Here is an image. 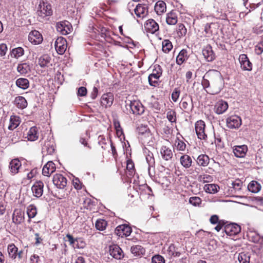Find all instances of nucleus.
<instances>
[{"mask_svg":"<svg viewBox=\"0 0 263 263\" xmlns=\"http://www.w3.org/2000/svg\"><path fill=\"white\" fill-rule=\"evenodd\" d=\"M201 84L208 93L216 95L222 89L224 82L219 71L211 70L203 77Z\"/></svg>","mask_w":263,"mask_h":263,"instance_id":"f257e3e1","label":"nucleus"},{"mask_svg":"<svg viewBox=\"0 0 263 263\" xmlns=\"http://www.w3.org/2000/svg\"><path fill=\"white\" fill-rule=\"evenodd\" d=\"M125 103L126 114L132 113L134 115H140L144 111V107L139 101L128 100L125 101Z\"/></svg>","mask_w":263,"mask_h":263,"instance_id":"f03ea898","label":"nucleus"},{"mask_svg":"<svg viewBox=\"0 0 263 263\" xmlns=\"http://www.w3.org/2000/svg\"><path fill=\"white\" fill-rule=\"evenodd\" d=\"M37 14L40 19L51 16L52 14L51 5L47 2L40 1L37 7Z\"/></svg>","mask_w":263,"mask_h":263,"instance_id":"7ed1b4c3","label":"nucleus"},{"mask_svg":"<svg viewBox=\"0 0 263 263\" xmlns=\"http://www.w3.org/2000/svg\"><path fill=\"white\" fill-rule=\"evenodd\" d=\"M224 2L221 1L220 2L215 1L213 5V13L215 17L222 20H224L226 18V9L223 8L222 5H223Z\"/></svg>","mask_w":263,"mask_h":263,"instance_id":"20e7f679","label":"nucleus"},{"mask_svg":"<svg viewBox=\"0 0 263 263\" xmlns=\"http://www.w3.org/2000/svg\"><path fill=\"white\" fill-rule=\"evenodd\" d=\"M162 70L159 65H155L153 72L148 76V82L151 86H155L158 83V80L162 75Z\"/></svg>","mask_w":263,"mask_h":263,"instance_id":"39448f33","label":"nucleus"},{"mask_svg":"<svg viewBox=\"0 0 263 263\" xmlns=\"http://www.w3.org/2000/svg\"><path fill=\"white\" fill-rule=\"evenodd\" d=\"M56 28L57 31L62 35L68 34L72 29L71 24L67 21L58 22L56 24Z\"/></svg>","mask_w":263,"mask_h":263,"instance_id":"423d86ee","label":"nucleus"},{"mask_svg":"<svg viewBox=\"0 0 263 263\" xmlns=\"http://www.w3.org/2000/svg\"><path fill=\"white\" fill-rule=\"evenodd\" d=\"M67 181V179L61 174L56 173L53 176L52 182L57 188L64 189L66 186Z\"/></svg>","mask_w":263,"mask_h":263,"instance_id":"0eeeda50","label":"nucleus"},{"mask_svg":"<svg viewBox=\"0 0 263 263\" xmlns=\"http://www.w3.org/2000/svg\"><path fill=\"white\" fill-rule=\"evenodd\" d=\"M224 231L227 235L235 236L239 233L241 231L240 226L236 223H229L224 226Z\"/></svg>","mask_w":263,"mask_h":263,"instance_id":"6e6552de","label":"nucleus"},{"mask_svg":"<svg viewBox=\"0 0 263 263\" xmlns=\"http://www.w3.org/2000/svg\"><path fill=\"white\" fill-rule=\"evenodd\" d=\"M55 49L59 54H63L65 53L67 48V41L63 37H58L54 43Z\"/></svg>","mask_w":263,"mask_h":263,"instance_id":"1a4fd4ad","label":"nucleus"},{"mask_svg":"<svg viewBox=\"0 0 263 263\" xmlns=\"http://www.w3.org/2000/svg\"><path fill=\"white\" fill-rule=\"evenodd\" d=\"M132 228L127 224L118 226L115 230V234L119 237L128 236L132 233Z\"/></svg>","mask_w":263,"mask_h":263,"instance_id":"9d476101","label":"nucleus"},{"mask_svg":"<svg viewBox=\"0 0 263 263\" xmlns=\"http://www.w3.org/2000/svg\"><path fill=\"white\" fill-rule=\"evenodd\" d=\"M205 123L202 120H199L196 122L195 123V131L199 139H205L207 138V136L205 133Z\"/></svg>","mask_w":263,"mask_h":263,"instance_id":"9b49d317","label":"nucleus"},{"mask_svg":"<svg viewBox=\"0 0 263 263\" xmlns=\"http://www.w3.org/2000/svg\"><path fill=\"white\" fill-rule=\"evenodd\" d=\"M226 123L228 128H237L241 125V119L238 116H232L227 119Z\"/></svg>","mask_w":263,"mask_h":263,"instance_id":"f8f14e48","label":"nucleus"},{"mask_svg":"<svg viewBox=\"0 0 263 263\" xmlns=\"http://www.w3.org/2000/svg\"><path fill=\"white\" fill-rule=\"evenodd\" d=\"M109 252L110 255L115 259H121L124 256L122 249L117 245H112L109 246Z\"/></svg>","mask_w":263,"mask_h":263,"instance_id":"ddd939ff","label":"nucleus"},{"mask_svg":"<svg viewBox=\"0 0 263 263\" xmlns=\"http://www.w3.org/2000/svg\"><path fill=\"white\" fill-rule=\"evenodd\" d=\"M42 35L37 30L31 31L28 35L29 41L34 45H39L43 41Z\"/></svg>","mask_w":263,"mask_h":263,"instance_id":"4468645a","label":"nucleus"},{"mask_svg":"<svg viewBox=\"0 0 263 263\" xmlns=\"http://www.w3.org/2000/svg\"><path fill=\"white\" fill-rule=\"evenodd\" d=\"M56 170L55 164L51 161L47 162L43 166L42 174L44 176L49 177Z\"/></svg>","mask_w":263,"mask_h":263,"instance_id":"2eb2a0df","label":"nucleus"},{"mask_svg":"<svg viewBox=\"0 0 263 263\" xmlns=\"http://www.w3.org/2000/svg\"><path fill=\"white\" fill-rule=\"evenodd\" d=\"M239 61L241 68L244 70L251 71L252 69V64L249 61L247 55L245 54L240 55Z\"/></svg>","mask_w":263,"mask_h":263,"instance_id":"dca6fc26","label":"nucleus"},{"mask_svg":"<svg viewBox=\"0 0 263 263\" xmlns=\"http://www.w3.org/2000/svg\"><path fill=\"white\" fill-rule=\"evenodd\" d=\"M44 183L41 181H36L32 186V191L33 195L36 197H40L43 193Z\"/></svg>","mask_w":263,"mask_h":263,"instance_id":"f3484780","label":"nucleus"},{"mask_svg":"<svg viewBox=\"0 0 263 263\" xmlns=\"http://www.w3.org/2000/svg\"><path fill=\"white\" fill-rule=\"evenodd\" d=\"M145 30L151 33H154L159 30L158 24L153 19H149L144 24Z\"/></svg>","mask_w":263,"mask_h":263,"instance_id":"a211bd4d","label":"nucleus"},{"mask_svg":"<svg viewBox=\"0 0 263 263\" xmlns=\"http://www.w3.org/2000/svg\"><path fill=\"white\" fill-rule=\"evenodd\" d=\"M247 151L248 147L246 145L235 146L233 149L235 156L238 158H243Z\"/></svg>","mask_w":263,"mask_h":263,"instance_id":"6ab92c4d","label":"nucleus"},{"mask_svg":"<svg viewBox=\"0 0 263 263\" xmlns=\"http://www.w3.org/2000/svg\"><path fill=\"white\" fill-rule=\"evenodd\" d=\"M135 13L139 18H143L148 13L147 7L145 5L139 4L134 9Z\"/></svg>","mask_w":263,"mask_h":263,"instance_id":"aec40b11","label":"nucleus"},{"mask_svg":"<svg viewBox=\"0 0 263 263\" xmlns=\"http://www.w3.org/2000/svg\"><path fill=\"white\" fill-rule=\"evenodd\" d=\"M21 166L22 163L18 159L12 160L10 162L9 165L11 174L14 175L18 173Z\"/></svg>","mask_w":263,"mask_h":263,"instance_id":"412c9836","label":"nucleus"},{"mask_svg":"<svg viewBox=\"0 0 263 263\" xmlns=\"http://www.w3.org/2000/svg\"><path fill=\"white\" fill-rule=\"evenodd\" d=\"M210 221L212 224H217L214 229L217 232H219L226 224L223 220L219 219L217 215H212L210 219Z\"/></svg>","mask_w":263,"mask_h":263,"instance_id":"4be33fe9","label":"nucleus"},{"mask_svg":"<svg viewBox=\"0 0 263 263\" xmlns=\"http://www.w3.org/2000/svg\"><path fill=\"white\" fill-rule=\"evenodd\" d=\"M228 108V103L223 100L218 101L215 105V112L218 115L224 113Z\"/></svg>","mask_w":263,"mask_h":263,"instance_id":"5701e85b","label":"nucleus"},{"mask_svg":"<svg viewBox=\"0 0 263 263\" xmlns=\"http://www.w3.org/2000/svg\"><path fill=\"white\" fill-rule=\"evenodd\" d=\"M202 54L208 62L213 61L215 58L212 47L210 45L205 46L202 50Z\"/></svg>","mask_w":263,"mask_h":263,"instance_id":"b1692460","label":"nucleus"},{"mask_svg":"<svg viewBox=\"0 0 263 263\" xmlns=\"http://www.w3.org/2000/svg\"><path fill=\"white\" fill-rule=\"evenodd\" d=\"M160 154L163 159L165 161H169L173 157V152L169 147L166 146H162L160 148Z\"/></svg>","mask_w":263,"mask_h":263,"instance_id":"393cba45","label":"nucleus"},{"mask_svg":"<svg viewBox=\"0 0 263 263\" xmlns=\"http://www.w3.org/2000/svg\"><path fill=\"white\" fill-rule=\"evenodd\" d=\"M42 153L44 154L51 155L55 151L53 141H46L42 147Z\"/></svg>","mask_w":263,"mask_h":263,"instance_id":"a878e982","label":"nucleus"},{"mask_svg":"<svg viewBox=\"0 0 263 263\" xmlns=\"http://www.w3.org/2000/svg\"><path fill=\"white\" fill-rule=\"evenodd\" d=\"M24 213L20 209L14 210L12 215V221L15 224L21 223L24 220Z\"/></svg>","mask_w":263,"mask_h":263,"instance_id":"bb28decb","label":"nucleus"},{"mask_svg":"<svg viewBox=\"0 0 263 263\" xmlns=\"http://www.w3.org/2000/svg\"><path fill=\"white\" fill-rule=\"evenodd\" d=\"M178 22L177 14L175 11H172L166 14V22L169 25H174Z\"/></svg>","mask_w":263,"mask_h":263,"instance_id":"cd10ccee","label":"nucleus"},{"mask_svg":"<svg viewBox=\"0 0 263 263\" xmlns=\"http://www.w3.org/2000/svg\"><path fill=\"white\" fill-rule=\"evenodd\" d=\"M114 101L113 95L111 93H107L103 95L101 97V104L106 107L110 106Z\"/></svg>","mask_w":263,"mask_h":263,"instance_id":"c85d7f7f","label":"nucleus"},{"mask_svg":"<svg viewBox=\"0 0 263 263\" xmlns=\"http://www.w3.org/2000/svg\"><path fill=\"white\" fill-rule=\"evenodd\" d=\"M51 58L48 54H45L39 59V64L41 67H48L50 65Z\"/></svg>","mask_w":263,"mask_h":263,"instance_id":"c756f323","label":"nucleus"},{"mask_svg":"<svg viewBox=\"0 0 263 263\" xmlns=\"http://www.w3.org/2000/svg\"><path fill=\"white\" fill-rule=\"evenodd\" d=\"M166 4L163 1H158L155 6V11L158 15H161L166 12Z\"/></svg>","mask_w":263,"mask_h":263,"instance_id":"7c9ffc66","label":"nucleus"},{"mask_svg":"<svg viewBox=\"0 0 263 263\" xmlns=\"http://www.w3.org/2000/svg\"><path fill=\"white\" fill-rule=\"evenodd\" d=\"M180 163L185 168H189L192 166V160L187 155H183L180 157Z\"/></svg>","mask_w":263,"mask_h":263,"instance_id":"2f4dec72","label":"nucleus"},{"mask_svg":"<svg viewBox=\"0 0 263 263\" xmlns=\"http://www.w3.org/2000/svg\"><path fill=\"white\" fill-rule=\"evenodd\" d=\"M21 120L19 117L16 116H11L10 118V124L8 126L9 130H13L16 128L20 124Z\"/></svg>","mask_w":263,"mask_h":263,"instance_id":"473e14b6","label":"nucleus"},{"mask_svg":"<svg viewBox=\"0 0 263 263\" xmlns=\"http://www.w3.org/2000/svg\"><path fill=\"white\" fill-rule=\"evenodd\" d=\"M196 161L199 166H206L209 163L210 159L208 155L201 154L197 157Z\"/></svg>","mask_w":263,"mask_h":263,"instance_id":"72a5a7b5","label":"nucleus"},{"mask_svg":"<svg viewBox=\"0 0 263 263\" xmlns=\"http://www.w3.org/2000/svg\"><path fill=\"white\" fill-rule=\"evenodd\" d=\"M18 248L15 246L14 243L9 244L7 247V251L9 257L12 259L16 258V253Z\"/></svg>","mask_w":263,"mask_h":263,"instance_id":"f704fd0d","label":"nucleus"},{"mask_svg":"<svg viewBox=\"0 0 263 263\" xmlns=\"http://www.w3.org/2000/svg\"><path fill=\"white\" fill-rule=\"evenodd\" d=\"M14 104L19 108L24 109L27 106L26 100L22 96L16 97L14 100Z\"/></svg>","mask_w":263,"mask_h":263,"instance_id":"c9c22d12","label":"nucleus"},{"mask_svg":"<svg viewBox=\"0 0 263 263\" xmlns=\"http://www.w3.org/2000/svg\"><path fill=\"white\" fill-rule=\"evenodd\" d=\"M27 137L28 140L31 141H34L38 139V132L36 127L33 126L30 128L28 133Z\"/></svg>","mask_w":263,"mask_h":263,"instance_id":"e433bc0d","label":"nucleus"},{"mask_svg":"<svg viewBox=\"0 0 263 263\" xmlns=\"http://www.w3.org/2000/svg\"><path fill=\"white\" fill-rule=\"evenodd\" d=\"M203 189L208 193L215 194L218 191L219 187L215 184H207L204 185Z\"/></svg>","mask_w":263,"mask_h":263,"instance_id":"4c0bfd02","label":"nucleus"},{"mask_svg":"<svg viewBox=\"0 0 263 263\" xmlns=\"http://www.w3.org/2000/svg\"><path fill=\"white\" fill-rule=\"evenodd\" d=\"M131 252L134 254L135 256H139L145 254V249L141 246L136 245L131 247Z\"/></svg>","mask_w":263,"mask_h":263,"instance_id":"58836bf2","label":"nucleus"},{"mask_svg":"<svg viewBox=\"0 0 263 263\" xmlns=\"http://www.w3.org/2000/svg\"><path fill=\"white\" fill-rule=\"evenodd\" d=\"M248 189L249 191L254 193H256L260 190L261 185L257 181H252L248 184Z\"/></svg>","mask_w":263,"mask_h":263,"instance_id":"ea45409f","label":"nucleus"},{"mask_svg":"<svg viewBox=\"0 0 263 263\" xmlns=\"http://www.w3.org/2000/svg\"><path fill=\"white\" fill-rule=\"evenodd\" d=\"M192 99L191 98H185L183 99L181 103V108L187 112L191 110L193 106L192 105Z\"/></svg>","mask_w":263,"mask_h":263,"instance_id":"a19ab883","label":"nucleus"},{"mask_svg":"<svg viewBox=\"0 0 263 263\" xmlns=\"http://www.w3.org/2000/svg\"><path fill=\"white\" fill-rule=\"evenodd\" d=\"M16 85L19 88L26 89L29 86V81L25 78H19L16 81Z\"/></svg>","mask_w":263,"mask_h":263,"instance_id":"79ce46f5","label":"nucleus"},{"mask_svg":"<svg viewBox=\"0 0 263 263\" xmlns=\"http://www.w3.org/2000/svg\"><path fill=\"white\" fill-rule=\"evenodd\" d=\"M187 59V51L182 49L179 53L176 58V63L178 65L182 64Z\"/></svg>","mask_w":263,"mask_h":263,"instance_id":"37998d69","label":"nucleus"},{"mask_svg":"<svg viewBox=\"0 0 263 263\" xmlns=\"http://www.w3.org/2000/svg\"><path fill=\"white\" fill-rule=\"evenodd\" d=\"M17 70L21 74H24L28 73L30 69L29 64L26 63H24L18 65Z\"/></svg>","mask_w":263,"mask_h":263,"instance_id":"c03bdc74","label":"nucleus"},{"mask_svg":"<svg viewBox=\"0 0 263 263\" xmlns=\"http://www.w3.org/2000/svg\"><path fill=\"white\" fill-rule=\"evenodd\" d=\"M167 252L168 255L171 257H179L180 255V253L178 251V249L176 248L175 246L173 244L168 247Z\"/></svg>","mask_w":263,"mask_h":263,"instance_id":"a18cd8bd","label":"nucleus"},{"mask_svg":"<svg viewBox=\"0 0 263 263\" xmlns=\"http://www.w3.org/2000/svg\"><path fill=\"white\" fill-rule=\"evenodd\" d=\"M217 26V24L215 23L206 24L204 26V31L206 34L209 35L215 33L214 29H216Z\"/></svg>","mask_w":263,"mask_h":263,"instance_id":"49530a36","label":"nucleus"},{"mask_svg":"<svg viewBox=\"0 0 263 263\" xmlns=\"http://www.w3.org/2000/svg\"><path fill=\"white\" fill-rule=\"evenodd\" d=\"M27 214L29 219L34 218L37 214V209L35 205L30 204L27 208Z\"/></svg>","mask_w":263,"mask_h":263,"instance_id":"de8ad7c7","label":"nucleus"},{"mask_svg":"<svg viewBox=\"0 0 263 263\" xmlns=\"http://www.w3.org/2000/svg\"><path fill=\"white\" fill-rule=\"evenodd\" d=\"M107 221L104 219H98L95 223L96 229L99 231H103L107 226Z\"/></svg>","mask_w":263,"mask_h":263,"instance_id":"09e8293b","label":"nucleus"},{"mask_svg":"<svg viewBox=\"0 0 263 263\" xmlns=\"http://www.w3.org/2000/svg\"><path fill=\"white\" fill-rule=\"evenodd\" d=\"M172 43L168 40H165L162 42V50L165 53L169 52L172 49Z\"/></svg>","mask_w":263,"mask_h":263,"instance_id":"8fccbe9b","label":"nucleus"},{"mask_svg":"<svg viewBox=\"0 0 263 263\" xmlns=\"http://www.w3.org/2000/svg\"><path fill=\"white\" fill-rule=\"evenodd\" d=\"M24 53L23 48L22 47H17L13 49L11 51V56H13L15 58H18L22 56Z\"/></svg>","mask_w":263,"mask_h":263,"instance_id":"3c124183","label":"nucleus"},{"mask_svg":"<svg viewBox=\"0 0 263 263\" xmlns=\"http://www.w3.org/2000/svg\"><path fill=\"white\" fill-rule=\"evenodd\" d=\"M213 179L212 176L208 174L200 175L198 177V180L203 183L212 182Z\"/></svg>","mask_w":263,"mask_h":263,"instance_id":"603ef678","label":"nucleus"},{"mask_svg":"<svg viewBox=\"0 0 263 263\" xmlns=\"http://www.w3.org/2000/svg\"><path fill=\"white\" fill-rule=\"evenodd\" d=\"M177 33L178 36L181 37L185 35L186 33V29L182 24H179L177 29Z\"/></svg>","mask_w":263,"mask_h":263,"instance_id":"864d4df0","label":"nucleus"},{"mask_svg":"<svg viewBox=\"0 0 263 263\" xmlns=\"http://www.w3.org/2000/svg\"><path fill=\"white\" fill-rule=\"evenodd\" d=\"M231 185L232 187H231L236 192L239 191L241 189L242 182L240 180H236L232 183Z\"/></svg>","mask_w":263,"mask_h":263,"instance_id":"5fc2aeb1","label":"nucleus"},{"mask_svg":"<svg viewBox=\"0 0 263 263\" xmlns=\"http://www.w3.org/2000/svg\"><path fill=\"white\" fill-rule=\"evenodd\" d=\"M238 259L240 263H249L250 256L244 253H241L238 255Z\"/></svg>","mask_w":263,"mask_h":263,"instance_id":"6e6d98bb","label":"nucleus"},{"mask_svg":"<svg viewBox=\"0 0 263 263\" xmlns=\"http://www.w3.org/2000/svg\"><path fill=\"white\" fill-rule=\"evenodd\" d=\"M166 118L168 120L172 122L175 123L176 122V112L173 110H169L166 114Z\"/></svg>","mask_w":263,"mask_h":263,"instance_id":"4d7b16f0","label":"nucleus"},{"mask_svg":"<svg viewBox=\"0 0 263 263\" xmlns=\"http://www.w3.org/2000/svg\"><path fill=\"white\" fill-rule=\"evenodd\" d=\"M201 202V198L197 196L191 197L189 199V202L194 206H199Z\"/></svg>","mask_w":263,"mask_h":263,"instance_id":"13d9d810","label":"nucleus"},{"mask_svg":"<svg viewBox=\"0 0 263 263\" xmlns=\"http://www.w3.org/2000/svg\"><path fill=\"white\" fill-rule=\"evenodd\" d=\"M146 161L148 164V174L150 176H151L152 175L151 173V167H153V165L155 163V160H154L153 157L150 156V155H148V156L146 157Z\"/></svg>","mask_w":263,"mask_h":263,"instance_id":"bf43d9fd","label":"nucleus"},{"mask_svg":"<svg viewBox=\"0 0 263 263\" xmlns=\"http://www.w3.org/2000/svg\"><path fill=\"white\" fill-rule=\"evenodd\" d=\"M152 263H165V260L161 255H156L152 257Z\"/></svg>","mask_w":263,"mask_h":263,"instance_id":"052dcab7","label":"nucleus"},{"mask_svg":"<svg viewBox=\"0 0 263 263\" xmlns=\"http://www.w3.org/2000/svg\"><path fill=\"white\" fill-rule=\"evenodd\" d=\"M255 53L257 55L261 54L263 52V40L260 41L255 47Z\"/></svg>","mask_w":263,"mask_h":263,"instance_id":"680f3d73","label":"nucleus"},{"mask_svg":"<svg viewBox=\"0 0 263 263\" xmlns=\"http://www.w3.org/2000/svg\"><path fill=\"white\" fill-rule=\"evenodd\" d=\"M149 129L147 126L141 125L137 128V131L138 132L139 136L142 134H145L146 135L148 134Z\"/></svg>","mask_w":263,"mask_h":263,"instance_id":"e2e57ef3","label":"nucleus"},{"mask_svg":"<svg viewBox=\"0 0 263 263\" xmlns=\"http://www.w3.org/2000/svg\"><path fill=\"white\" fill-rule=\"evenodd\" d=\"M10 141L12 143H15L19 141L20 136L19 135V133L18 132H16L13 133L12 135L10 136Z\"/></svg>","mask_w":263,"mask_h":263,"instance_id":"0e129e2a","label":"nucleus"},{"mask_svg":"<svg viewBox=\"0 0 263 263\" xmlns=\"http://www.w3.org/2000/svg\"><path fill=\"white\" fill-rule=\"evenodd\" d=\"M176 143H177L176 147L178 151L185 150L186 148V144L183 141L178 139V141H176Z\"/></svg>","mask_w":263,"mask_h":263,"instance_id":"69168bd1","label":"nucleus"},{"mask_svg":"<svg viewBox=\"0 0 263 263\" xmlns=\"http://www.w3.org/2000/svg\"><path fill=\"white\" fill-rule=\"evenodd\" d=\"M159 182L163 187H167L170 183V181L167 177H160Z\"/></svg>","mask_w":263,"mask_h":263,"instance_id":"338daca9","label":"nucleus"},{"mask_svg":"<svg viewBox=\"0 0 263 263\" xmlns=\"http://www.w3.org/2000/svg\"><path fill=\"white\" fill-rule=\"evenodd\" d=\"M127 169L130 172L129 175H132L134 173V164L131 160H128L127 163Z\"/></svg>","mask_w":263,"mask_h":263,"instance_id":"774afa93","label":"nucleus"}]
</instances>
